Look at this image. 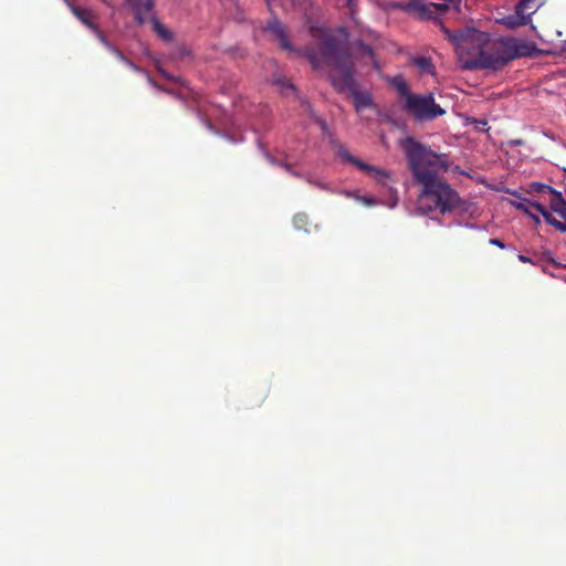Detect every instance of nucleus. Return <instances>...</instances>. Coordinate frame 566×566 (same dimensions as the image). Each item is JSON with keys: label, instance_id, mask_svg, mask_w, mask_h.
I'll return each instance as SVG.
<instances>
[{"label": "nucleus", "instance_id": "9b49d317", "mask_svg": "<svg viewBox=\"0 0 566 566\" xmlns=\"http://www.w3.org/2000/svg\"><path fill=\"white\" fill-rule=\"evenodd\" d=\"M70 9L72 13L90 30H95L97 24L95 23V20L97 15L94 13L93 10L87 8H82L78 6L70 4Z\"/></svg>", "mask_w": 566, "mask_h": 566}, {"label": "nucleus", "instance_id": "2eb2a0df", "mask_svg": "<svg viewBox=\"0 0 566 566\" xmlns=\"http://www.w3.org/2000/svg\"><path fill=\"white\" fill-rule=\"evenodd\" d=\"M391 84L396 87L397 92L407 101V96L412 95L409 92V87L401 75H397L391 80Z\"/></svg>", "mask_w": 566, "mask_h": 566}, {"label": "nucleus", "instance_id": "6e6552de", "mask_svg": "<svg viewBox=\"0 0 566 566\" xmlns=\"http://www.w3.org/2000/svg\"><path fill=\"white\" fill-rule=\"evenodd\" d=\"M527 4V1L518 2L515 6L514 14L505 15L497 20L499 23L506 27L510 30H514L518 27H524L531 24V17L536 12V9L524 13V7Z\"/></svg>", "mask_w": 566, "mask_h": 566}, {"label": "nucleus", "instance_id": "c85d7f7f", "mask_svg": "<svg viewBox=\"0 0 566 566\" xmlns=\"http://www.w3.org/2000/svg\"><path fill=\"white\" fill-rule=\"evenodd\" d=\"M512 144H514V145H522V140L521 139L513 140Z\"/></svg>", "mask_w": 566, "mask_h": 566}, {"label": "nucleus", "instance_id": "c756f323", "mask_svg": "<svg viewBox=\"0 0 566 566\" xmlns=\"http://www.w3.org/2000/svg\"><path fill=\"white\" fill-rule=\"evenodd\" d=\"M564 172H565V175H566V168H564Z\"/></svg>", "mask_w": 566, "mask_h": 566}, {"label": "nucleus", "instance_id": "5701e85b", "mask_svg": "<svg viewBox=\"0 0 566 566\" xmlns=\"http://www.w3.org/2000/svg\"><path fill=\"white\" fill-rule=\"evenodd\" d=\"M95 34L98 41L105 46L109 41L106 39L103 31L99 30L98 25L95 30H92Z\"/></svg>", "mask_w": 566, "mask_h": 566}, {"label": "nucleus", "instance_id": "cd10ccee", "mask_svg": "<svg viewBox=\"0 0 566 566\" xmlns=\"http://www.w3.org/2000/svg\"><path fill=\"white\" fill-rule=\"evenodd\" d=\"M518 260H520L521 262H523V263L531 262V259H530V258H527V256H525V255H523V254H520V255H518Z\"/></svg>", "mask_w": 566, "mask_h": 566}, {"label": "nucleus", "instance_id": "aec40b11", "mask_svg": "<svg viewBox=\"0 0 566 566\" xmlns=\"http://www.w3.org/2000/svg\"><path fill=\"white\" fill-rule=\"evenodd\" d=\"M119 61H122L123 63H125L127 66L134 69V70H139L129 59H127L124 53L116 49V51L113 53Z\"/></svg>", "mask_w": 566, "mask_h": 566}, {"label": "nucleus", "instance_id": "a211bd4d", "mask_svg": "<svg viewBox=\"0 0 566 566\" xmlns=\"http://www.w3.org/2000/svg\"><path fill=\"white\" fill-rule=\"evenodd\" d=\"M532 203H533V201H530V200L525 199L524 202L517 203L516 208L518 210L523 211L524 213H526L528 217H531L533 219V221L536 224H538V223H541V219H539V217L537 214H534L532 212V209H534L536 211V209L534 207H532ZM534 203H536V202L534 201Z\"/></svg>", "mask_w": 566, "mask_h": 566}, {"label": "nucleus", "instance_id": "0eeeda50", "mask_svg": "<svg viewBox=\"0 0 566 566\" xmlns=\"http://www.w3.org/2000/svg\"><path fill=\"white\" fill-rule=\"evenodd\" d=\"M400 8L408 13H413L420 19H431L438 11L446 12L449 6L446 3H424V0H409L407 3L401 4Z\"/></svg>", "mask_w": 566, "mask_h": 566}, {"label": "nucleus", "instance_id": "393cba45", "mask_svg": "<svg viewBox=\"0 0 566 566\" xmlns=\"http://www.w3.org/2000/svg\"><path fill=\"white\" fill-rule=\"evenodd\" d=\"M490 244L499 247L501 249L505 248V244L500 239H491Z\"/></svg>", "mask_w": 566, "mask_h": 566}, {"label": "nucleus", "instance_id": "f3484780", "mask_svg": "<svg viewBox=\"0 0 566 566\" xmlns=\"http://www.w3.org/2000/svg\"><path fill=\"white\" fill-rule=\"evenodd\" d=\"M530 188L534 192H538L542 195H549L551 198H555V193L560 192V191H557L556 189H554L553 187H551L549 185L541 184V182H532L530 185Z\"/></svg>", "mask_w": 566, "mask_h": 566}, {"label": "nucleus", "instance_id": "f8f14e48", "mask_svg": "<svg viewBox=\"0 0 566 566\" xmlns=\"http://www.w3.org/2000/svg\"><path fill=\"white\" fill-rule=\"evenodd\" d=\"M268 30L277 38V40L280 41V45L284 50L293 51V48L290 41L287 40L284 25L277 19H273L269 22Z\"/></svg>", "mask_w": 566, "mask_h": 566}, {"label": "nucleus", "instance_id": "ddd939ff", "mask_svg": "<svg viewBox=\"0 0 566 566\" xmlns=\"http://www.w3.org/2000/svg\"><path fill=\"white\" fill-rule=\"evenodd\" d=\"M441 31L446 34L449 41L455 45L458 49L467 50L469 49V44L472 40L469 39L467 34L461 31L451 32L449 29L441 24Z\"/></svg>", "mask_w": 566, "mask_h": 566}, {"label": "nucleus", "instance_id": "20e7f679", "mask_svg": "<svg viewBox=\"0 0 566 566\" xmlns=\"http://www.w3.org/2000/svg\"><path fill=\"white\" fill-rule=\"evenodd\" d=\"M403 109L418 120H430L446 113L440 105L434 103L432 94L407 96Z\"/></svg>", "mask_w": 566, "mask_h": 566}, {"label": "nucleus", "instance_id": "dca6fc26", "mask_svg": "<svg viewBox=\"0 0 566 566\" xmlns=\"http://www.w3.org/2000/svg\"><path fill=\"white\" fill-rule=\"evenodd\" d=\"M151 23L154 31L160 39L165 41L172 40V33L164 24H161L157 18H151Z\"/></svg>", "mask_w": 566, "mask_h": 566}, {"label": "nucleus", "instance_id": "7ed1b4c3", "mask_svg": "<svg viewBox=\"0 0 566 566\" xmlns=\"http://www.w3.org/2000/svg\"><path fill=\"white\" fill-rule=\"evenodd\" d=\"M488 40V35L485 33H481V50L475 56L465 62L467 69L499 71L510 63L509 57H506V54L504 53V42L502 36L485 46Z\"/></svg>", "mask_w": 566, "mask_h": 566}, {"label": "nucleus", "instance_id": "39448f33", "mask_svg": "<svg viewBox=\"0 0 566 566\" xmlns=\"http://www.w3.org/2000/svg\"><path fill=\"white\" fill-rule=\"evenodd\" d=\"M538 213L543 216L545 221L562 233H566V200L562 192L555 193V198H549V208L562 220L556 219L542 203H532Z\"/></svg>", "mask_w": 566, "mask_h": 566}, {"label": "nucleus", "instance_id": "6ab92c4d", "mask_svg": "<svg viewBox=\"0 0 566 566\" xmlns=\"http://www.w3.org/2000/svg\"><path fill=\"white\" fill-rule=\"evenodd\" d=\"M415 64L422 71L431 72L432 64H431L430 60H428L427 57L416 59Z\"/></svg>", "mask_w": 566, "mask_h": 566}, {"label": "nucleus", "instance_id": "f03ea898", "mask_svg": "<svg viewBox=\"0 0 566 566\" xmlns=\"http://www.w3.org/2000/svg\"><path fill=\"white\" fill-rule=\"evenodd\" d=\"M314 70L326 64L338 71V75L332 76V84L338 92L348 91L354 99L356 112L375 107L370 93L359 91L355 81V67L352 54L347 45L338 38L324 34L318 43V51L313 46H306L302 51Z\"/></svg>", "mask_w": 566, "mask_h": 566}, {"label": "nucleus", "instance_id": "412c9836", "mask_svg": "<svg viewBox=\"0 0 566 566\" xmlns=\"http://www.w3.org/2000/svg\"><path fill=\"white\" fill-rule=\"evenodd\" d=\"M277 85H280L283 93H287L289 91L294 92L295 87L293 84L286 82L285 80H279L276 82Z\"/></svg>", "mask_w": 566, "mask_h": 566}, {"label": "nucleus", "instance_id": "f257e3e1", "mask_svg": "<svg viewBox=\"0 0 566 566\" xmlns=\"http://www.w3.org/2000/svg\"><path fill=\"white\" fill-rule=\"evenodd\" d=\"M406 157L415 180L421 185L420 209L442 214L457 209L461 199L438 175L449 169L448 156L438 154L412 137L406 139Z\"/></svg>", "mask_w": 566, "mask_h": 566}, {"label": "nucleus", "instance_id": "bb28decb", "mask_svg": "<svg viewBox=\"0 0 566 566\" xmlns=\"http://www.w3.org/2000/svg\"><path fill=\"white\" fill-rule=\"evenodd\" d=\"M105 49L111 52L112 54L116 51V46H114L111 42H108L106 45H105Z\"/></svg>", "mask_w": 566, "mask_h": 566}, {"label": "nucleus", "instance_id": "a878e982", "mask_svg": "<svg viewBox=\"0 0 566 566\" xmlns=\"http://www.w3.org/2000/svg\"><path fill=\"white\" fill-rule=\"evenodd\" d=\"M347 7L349 8L350 12L354 13V10L356 8V0H346Z\"/></svg>", "mask_w": 566, "mask_h": 566}, {"label": "nucleus", "instance_id": "4468645a", "mask_svg": "<svg viewBox=\"0 0 566 566\" xmlns=\"http://www.w3.org/2000/svg\"><path fill=\"white\" fill-rule=\"evenodd\" d=\"M354 49H356L358 51V54L360 56H368V57H370L373 67L376 71H380L381 70V65H380L379 61L377 60V57L375 55L374 49L370 45L365 44L363 41L359 40V41L354 42Z\"/></svg>", "mask_w": 566, "mask_h": 566}, {"label": "nucleus", "instance_id": "4be33fe9", "mask_svg": "<svg viewBox=\"0 0 566 566\" xmlns=\"http://www.w3.org/2000/svg\"><path fill=\"white\" fill-rule=\"evenodd\" d=\"M293 222L295 227L301 228L307 222V216L298 213L294 217Z\"/></svg>", "mask_w": 566, "mask_h": 566}, {"label": "nucleus", "instance_id": "1a4fd4ad", "mask_svg": "<svg viewBox=\"0 0 566 566\" xmlns=\"http://www.w3.org/2000/svg\"><path fill=\"white\" fill-rule=\"evenodd\" d=\"M129 9L134 14V19L137 24L143 25L147 21L151 22V18H155L153 14L155 0H125Z\"/></svg>", "mask_w": 566, "mask_h": 566}, {"label": "nucleus", "instance_id": "423d86ee", "mask_svg": "<svg viewBox=\"0 0 566 566\" xmlns=\"http://www.w3.org/2000/svg\"><path fill=\"white\" fill-rule=\"evenodd\" d=\"M504 53L509 62L521 57H535L542 54V50L534 42L513 36H502Z\"/></svg>", "mask_w": 566, "mask_h": 566}, {"label": "nucleus", "instance_id": "9d476101", "mask_svg": "<svg viewBox=\"0 0 566 566\" xmlns=\"http://www.w3.org/2000/svg\"><path fill=\"white\" fill-rule=\"evenodd\" d=\"M343 158L353 165H355L357 168L363 170L368 176L375 178L379 184L385 185L388 179H390V172L384 169H380L376 166L368 165L364 163L363 160L354 157L349 153L345 151L343 154Z\"/></svg>", "mask_w": 566, "mask_h": 566}, {"label": "nucleus", "instance_id": "b1692460", "mask_svg": "<svg viewBox=\"0 0 566 566\" xmlns=\"http://www.w3.org/2000/svg\"><path fill=\"white\" fill-rule=\"evenodd\" d=\"M273 164L279 165L280 167L284 168L287 172L292 174L293 176H297V174L292 169V166L287 163H280L276 160H272Z\"/></svg>", "mask_w": 566, "mask_h": 566}]
</instances>
